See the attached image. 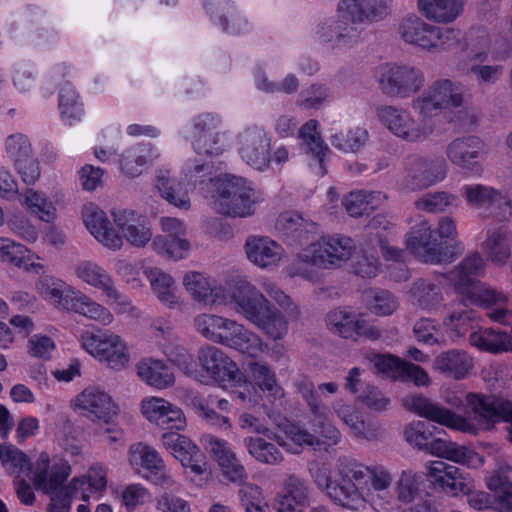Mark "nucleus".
<instances>
[{"instance_id":"obj_1","label":"nucleus","mask_w":512,"mask_h":512,"mask_svg":"<svg viewBox=\"0 0 512 512\" xmlns=\"http://www.w3.org/2000/svg\"><path fill=\"white\" fill-rule=\"evenodd\" d=\"M183 284L198 302L232 305L235 312L272 340H280L288 332V322L284 314L247 280H237L227 292L222 286L213 287L203 274L189 272L185 275Z\"/></svg>"},{"instance_id":"obj_2","label":"nucleus","mask_w":512,"mask_h":512,"mask_svg":"<svg viewBox=\"0 0 512 512\" xmlns=\"http://www.w3.org/2000/svg\"><path fill=\"white\" fill-rule=\"evenodd\" d=\"M465 102V87L460 82L440 78L412 100L411 108L419 118H415L407 109L392 105L379 106L376 114L381 124L395 137L417 143L433 134V118L444 111L462 108Z\"/></svg>"},{"instance_id":"obj_3","label":"nucleus","mask_w":512,"mask_h":512,"mask_svg":"<svg viewBox=\"0 0 512 512\" xmlns=\"http://www.w3.org/2000/svg\"><path fill=\"white\" fill-rule=\"evenodd\" d=\"M407 247L425 263L439 264L452 262L463 250V244H449L437 236L427 221L415 225L407 235Z\"/></svg>"},{"instance_id":"obj_4","label":"nucleus","mask_w":512,"mask_h":512,"mask_svg":"<svg viewBox=\"0 0 512 512\" xmlns=\"http://www.w3.org/2000/svg\"><path fill=\"white\" fill-rule=\"evenodd\" d=\"M375 78L382 94L391 98H409L425 84L424 72L412 65H381L376 69Z\"/></svg>"},{"instance_id":"obj_5","label":"nucleus","mask_w":512,"mask_h":512,"mask_svg":"<svg viewBox=\"0 0 512 512\" xmlns=\"http://www.w3.org/2000/svg\"><path fill=\"white\" fill-rule=\"evenodd\" d=\"M356 250L354 240L342 234L321 237L310 244L298 256L303 263L312 264L318 268L331 269L340 267L347 262Z\"/></svg>"},{"instance_id":"obj_6","label":"nucleus","mask_w":512,"mask_h":512,"mask_svg":"<svg viewBox=\"0 0 512 512\" xmlns=\"http://www.w3.org/2000/svg\"><path fill=\"white\" fill-rule=\"evenodd\" d=\"M216 186L215 205L219 213L233 217L253 214L255 192L244 178L225 175L217 179Z\"/></svg>"},{"instance_id":"obj_7","label":"nucleus","mask_w":512,"mask_h":512,"mask_svg":"<svg viewBox=\"0 0 512 512\" xmlns=\"http://www.w3.org/2000/svg\"><path fill=\"white\" fill-rule=\"evenodd\" d=\"M199 369L194 363L190 377L202 384L239 381L242 377L236 363L220 348L213 345L201 347L197 355Z\"/></svg>"},{"instance_id":"obj_8","label":"nucleus","mask_w":512,"mask_h":512,"mask_svg":"<svg viewBox=\"0 0 512 512\" xmlns=\"http://www.w3.org/2000/svg\"><path fill=\"white\" fill-rule=\"evenodd\" d=\"M469 412L480 429L491 431L506 422L507 439L512 443V402L494 394L467 393Z\"/></svg>"},{"instance_id":"obj_9","label":"nucleus","mask_w":512,"mask_h":512,"mask_svg":"<svg viewBox=\"0 0 512 512\" xmlns=\"http://www.w3.org/2000/svg\"><path fill=\"white\" fill-rule=\"evenodd\" d=\"M319 42L329 43L333 49L352 48L361 41L362 30L350 21V17L337 10V15L319 20L314 26Z\"/></svg>"},{"instance_id":"obj_10","label":"nucleus","mask_w":512,"mask_h":512,"mask_svg":"<svg viewBox=\"0 0 512 512\" xmlns=\"http://www.w3.org/2000/svg\"><path fill=\"white\" fill-rule=\"evenodd\" d=\"M189 139L199 155L221 154L225 147L221 118L208 112L195 116L192 119Z\"/></svg>"},{"instance_id":"obj_11","label":"nucleus","mask_w":512,"mask_h":512,"mask_svg":"<svg viewBox=\"0 0 512 512\" xmlns=\"http://www.w3.org/2000/svg\"><path fill=\"white\" fill-rule=\"evenodd\" d=\"M130 465L140 473V469L147 472L144 477L165 489L177 490L179 484L166 469L163 459L151 446L142 442L135 443L129 448Z\"/></svg>"},{"instance_id":"obj_12","label":"nucleus","mask_w":512,"mask_h":512,"mask_svg":"<svg viewBox=\"0 0 512 512\" xmlns=\"http://www.w3.org/2000/svg\"><path fill=\"white\" fill-rule=\"evenodd\" d=\"M81 342L89 354L114 370L124 368L129 362L125 342L114 333L104 332L95 335L86 332L81 336Z\"/></svg>"},{"instance_id":"obj_13","label":"nucleus","mask_w":512,"mask_h":512,"mask_svg":"<svg viewBox=\"0 0 512 512\" xmlns=\"http://www.w3.org/2000/svg\"><path fill=\"white\" fill-rule=\"evenodd\" d=\"M75 274L86 284L100 290L108 300H112L118 313L134 310L129 297L117 289L112 276L97 263L82 261L76 265Z\"/></svg>"},{"instance_id":"obj_14","label":"nucleus","mask_w":512,"mask_h":512,"mask_svg":"<svg viewBox=\"0 0 512 512\" xmlns=\"http://www.w3.org/2000/svg\"><path fill=\"white\" fill-rule=\"evenodd\" d=\"M240 158L250 167L265 171L271 163V138L259 126H250L237 136Z\"/></svg>"},{"instance_id":"obj_15","label":"nucleus","mask_w":512,"mask_h":512,"mask_svg":"<svg viewBox=\"0 0 512 512\" xmlns=\"http://www.w3.org/2000/svg\"><path fill=\"white\" fill-rule=\"evenodd\" d=\"M31 481L37 490L44 494H56L66 485L64 483L71 474L68 461L61 458L50 460L46 452H41L31 467Z\"/></svg>"},{"instance_id":"obj_16","label":"nucleus","mask_w":512,"mask_h":512,"mask_svg":"<svg viewBox=\"0 0 512 512\" xmlns=\"http://www.w3.org/2000/svg\"><path fill=\"white\" fill-rule=\"evenodd\" d=\"M214 343L235 349L250 357L258 356L267 348L258 334L236 320L223 316Z\"/></svg>"},{"instance_id":"obj_17","label":"nucleus","mask_w":512,"mask_h":512,"mask_svg":"<svg viewBox=\"0 0 512 512\" xmlns=\"http://www.w3.org/2000/svg\"><path fill=\"white\" fill-rule=\"evenodd\" d=\"M445 176L446 165L443 160L411 156L405 162L401 186L404 190L416 191L442 181Z\"/></svg>"},{"instance_id":"obj_18","label":"nucleus","mask_w":512,"mask_h":512,"mask_svg":"<svg viewBox=\"0 0 512 512\" xmlns=\"http://www.w3.org/2000/svg\"><path fill=\"white\" fill-rule=\"evenodd\" d=\"M404 406L421 417L462 432L477 433L476 426L466 418L456 415L438 403L420 395H408L403 399Z\"/></svg>"},{"instance_id":"obj_19","label":"nucleus","mask_w":512,"mask_h":512,"mask_svg":"<svg viewBox=\"0 0 512 512\" xmlns=\"http://www.w3.org/2000/svg\"><path fill=\"white\" fill-rule=\"evenodd\" d=\"M393 0H341L338 11L350 17L357 27L382 21L389 14Z\"/></svg>"},{"instance_id":"obj_20","label":"nucleus","mask_w":512,"mask_h":512,"mask_svg":"<svg viewBox=\"0 0 512 512\" xmlns=\"http://www.w3.org/2000/svg\"><path fill=\"white\" fill-rule=\"evenodd\" d=\"M298 391L306 401L311 414L317 426L320 429L322 437L328 440V443L337 444L340 441L341 434L339 430L329 422L331 415L330 409L321 401L319 394L314 390V385L308 380H301L297 384Z\"/></svg>"},{"instance_id":"obj_21","label":"nucleus","mask_w":512,"mask_h":512,"mask_svg":"<svg viewBox=\"0 0 512 512\" xmlns=\"http://www.w3.org/2000/svg\"><path fill=\"white\" fill-rule=\"evenodd\" d=\"M273 422L280 432H272L270 439L289 453L300 454L305 447H315L321 444L317 436L287 419L274 418Z\"/></svg>"},{"instance_id":"obj_22","label":"nucleus","mask_w":512,"mask_h":512,"mask_svg":"<svg viewBox=\"0 0 512 512\" xmlns=\"http://www.w3.org/2000/svg\"><path fill=\"white\" fill-rule=\"evenodd\" d=\"M82 218L89 232L105 247L114 251L122 247V237L111 226L105 212L97 205L93 203L84 205Z\"/></svg>"},{"instance_id":"obj_23","label":"nucleus","mask_w":512,"mask_h":512,"mask_svg":"<svg viewBox=\"0 0 512 512\" xmlns=\"http://www.w3.org/2000/svg\"><path fill=\"white\" fill-rule=\"evenodd\" d=\"M75 407L92 421L99 420L108 423L116 414V406L111 397L97 387H87L77 395Z\"/></svg>"},{"instance_id":"obj_24","label":"nucleus","mask_w":512,"mask_h":512,"mask_svg":"<svg viewBox=\"0 0 512 512\" xmlns=\"http://www.w3.org/2000/svg\"><path fill=\"white\" fill-rule=\"evenodd\" d=\"M204 6L211 20L224 32L237 35L247 30L248 21L232 0H205Z\"/></svg>"},{"instance_id":"obj_25","label":"nucleus","mask_w":512,"mask_h":512,"mask_svg":"<svg viewBox=\"0 0 512 512\" xmlns=\"http://www.w3.org/2000/svg\"><path fill=\"white\" fill-rule=\"evenodd\" d=\"M328 329L343 338L352 339L357 336H366L376 339L380 332L362 319L344 310H333L326 317Z\"/></svg>"},{"instance_id":"obj_26","label":"nucleus","mask_w":512,"mask_h":512,"mask_svg":"<svg viewBox=\"0 0 512 512\" xmlns=\"http://www.w3.org/2000/svg\"><path fill=\"white\" fill-rule=\"evenodd\" d=\"M482 250L490 262L505 265L512 254V230L504 224L488 228Z\"/></svg>"},{"instance_id":"obj_27","label":"nucleus","mask_w":512,"mask_h":512,"mask_svg":"<svg viewBox=\"0 0 512 512\" xmlns=\"http://www.w3.org/2000/svg\"><path fill=\"white\" fill-rule=\"evenodd\" d=\"M428 481L435 487H439L447 493L457 495L468 491L461 470L441 460L431 461L427 466Z\"/></svg>"},{"instance_id":"obj_28","label":"nucleus","mask_w":512,"mask_h":512,"mask_svg":"<svg viewBox=\"0 0 512 512\" xmlns=\"http://www.w3.org/2000/svg\"><path fill=\"white\" fill-rule=\"evenodd\" d=\"M114 222L125 239L135 247H144L152 238V230L146 220L132 210L113 212Z\"/></svg>"},{"instance_id":"obj_29","label":"nucleus","mask_w":512,"mask_h":512,"mask_svg":"<svg viewBox=\"0 0 512 512\" xmlns=\"http://www.w3.org/2000/svg\"><path fill=\"white\" fill-rule=\"evenodd\" d=\"M64 310L73 311L104 326L111 324L114 320V316L108 308L79 290H69L66 293Z\"/></svg>"},{"instance_id":"obj_30","label":"nucleus","mask_w":512,"mask_h":512,"mask_svg":"<svg viewBox=\"0 0 512 512\" xmlns=\"http://www.w3.org/2000/svg\"><path fill=\"white\" fill-rule=\"evenodd\" d=\"M332 408L355 437L367 441H376L382 436L380 426L375 422H365L354 407L337 401Z\"/></svg>"},{"instance_id":"obj_31","label":"nucleus","mask_w":512,"mask_h":512,"mask_svg":"<svg viewBox=\"0 0 512 512\" xmlns=\"http://www.w3.org/2000/svg\"><path fill=\"white\" fill-rule=\"evenodd\" d=\"M39 257L29 251L24 245L12 239L0 237V261L37 274L44 273L42 264L36 263Z\"/></svg>"},{"instance_id":"obj_32","label":"nucleus","mask_w":512,"mask_h":512,"mask_svg":"<svg viewBox=\"0 0 512 512\" xmlns=\"http://www.w3.org/2000/svg\"><path fill=\"white\" fill-rule=\"evenodd\" d=\"M485 271V262L481 255L473 253L466 256L451 272V280L456 293L460 296L468 293L478 282L477 278Z\"/></svg>"},{"instance_id":"obj_33","label":"nucleus","mask_w":512,"mask_h":512,"mask_svg":"<svg viewBox=\"0 0 512 512\" xmlns=\"http://www.w3.org/2000/svg\"><path fill=\"white\" fill-rule=\"evenodd\" d=\"M409 299L422 310L438 311L444 300L440 282L426 278L416 279L409 289Z\"/></svg>"},{"instance_id":"obj_34","label":"nucleus","mask_w":512,"mask_h":512,"mask_svg":"<svg viewBox=\"0 0 512 512\" xmlns=\"http://www.w3.org/2000/svg\"><path fill=\"white\" fill-rule=\"evenodd\" d=\"M433 29V24L427 23L415 14H410L401 20L398 32L405 43L429 51L432 46Z\"/></svg>"},{"instance_id":"obj_35","label":"nucleus","mask_w":512,"mask_h":512,"mask_svg":"<svg viewBox=\"0 0 512 512\" xmlns=\"http://www.w3.org/2000/svg\"><path fill=\"white\" fill-rule=\"evenodd\" d=\"M245 249L248 259L261 268L276 265L283 256V248L268 237L248 238Z\"/></svg>"},{"instance_id":"obj_36","label":"nucleus","mask_w":512,"mask_h":512,"mask_svg":"<svg viewBox=\"0 0 512 512\" xmlns=\"http://www.w3.org/2000/svg\"><path fill=\"white\" fill-rule=\"evenodd\" d=\"M461 194L467 203L474 208H490L507 206L512 210V202L502 192L483 184H468L461 188Z\"/></svg>"},{"instance_id":"obj_37","label":"nucleus","mask_w":512,"mask_h":512,"mask_svg":"<svg viewBox=\"0 0 512 512\" xmlns=\"http://www.w3.org/2000/svg\"><path fill=\"white\" fill-rule=\"evenodd\" d=\"M426 451L438 457L467 466H475L482 462L480 455L475 451L442 438L432 437Z\"/></svg>"},{"instance_id":"obj_38","label":"nucleus","mask_w":512,"mask_h":512,"mask_svg":"<svg viewBox=\"0 0 512 512\" xmlns=\"http://www.w3.org/2000/svg\"><path fill=\"white\" fill-rule=\"evenodd\" d=\"M434 369L457 380L464 379L473 367L472 359L462 350H449L434 359Z\"/></svg>"},{"instance_id":"obj_39","label":"nucleus","mask_w":512,"mask_h":512,"mask_svg":"<svg viewBox=\"0 0 512 512\" xmlns=\"http://www.w3.org/2000/svg\"><path fill=\"white\" fill-rule=\"evenodd\" d=\"M144 274L162 304L172 309L180 307L181 301L175 294V281L168 273L159 268H146Z\"/></svg>"},{"instance_id":"obj_40","label":"nucleus","mask_w":512,"mask_h":512,"mask_svg":"<svg viewBox=\"0 0 512 512\" xmlns=\"http://www.w3.org/2000/svg\"><path fill=\"white\" fill-rule=\"evenodd\" d=\"M423 15L437 23L453 22L463 10L462 0H418Z\"/></svg>"},{"instance_id":"obj_41","label":"nucleus","mask_w":512,"mask_h":512,"mask_svg":"<svg viewBox=\"0 0 512 512\" xmlns=\"http://www.w3.org/2000/svg\"><path fill=\"white\" fill-rule=\"evenodd\" d=\"M138 376L148 385L157 389H165L174 384V374L160 360L144 359L137 365Z\"/></svg>"},{"instance_id":"obj_42","label":"nucleus","mask_w":512,"mask_h":512,"mask_svg":"<svg viewBox=\"0 0 512 512\" xmlns=\"http://www.w3.org/2000/svg\"><path fill=\"white\" fill-rule=\"evenodd\" d=\"M480 148L481 141L477 137L457 138L448 144L446 155L453 164L469 168L473 160L479 157Z\"/></svg>"},{"instance_id":"obj_43","label":"nucleus","mask_w":512,"mask_h":512,"mask_svg":"<svg viewBox=\"0 0 512 512\" xmlns=\"http://www.w3.org/2000/svg\"><path fill=\"white\" fill-rule=\"evenodd\" d=\"M276 229L283 236L301 243L308 240V235L314 232L315 223L305 220L296 212L288 211L278 216Z\"/></svg>"},{"instance_id":"obj_44","label":"nucleus","mask_w":512,"mask_h":512,"mask_svg":"<svg viewBox=\"0 0 512 512\" xmlns=\"http://www.w3.org/2000/svg\"><path fill=\"white\" fill-rule=\"evenodd\" d=\"M471 345L492 353L512 351V336L492 328L481 329L470 334Z\"/></svg>"},{"instance_id":"obj_45","label":"nucleus","mask_w":512,"mask_h":512,"mask_svg":"<svg viewBox=\"0 0 512 512\" xmlns=\"http://www.w3.org/2000/svg\"><path fill=\"white\" fill-rule=\"evenodd\" d=\"M335 504L349 509V510H360L365 506V499L355 483L343 480L334 481L331 487L328 488L326 494Z\"/></svg>"},{"instance_id":"obj_46","label":"nucleus","mask_w":512,"mask_h":512,"mask_svg":"<svg viewBox=\"0 0 512 512\" xmlns=\"http://www.w3.org/2000/svg\"><path fill=\"white\" fill-rule=\"evenodd\" d=\"M156 188L169 204L188 210L191 206L188 183L177 182L168 175H159L156 180Z\"/></svg>"},{"instance_id":"obj_47","label":"nucleus","mask_w":512,"mask_h":512,"mask_svg":"<svg viewBox=\"0 0 512 512\" xmlns=\"http://www.w3.org/2000/svg\"><path fill=\"white\" fill-rule=\"evenodd\" d=\"M385 198L379 191H355L343 199V205L350 216L360 217L377 209Z\"/></svg>"},{"instance_id":"obj_48","label":"nucleus","mask_w":512,"mask_h":512,"mask_svg":"<svg viewBox=\"0 0 512 512\" xmlns=\"http://www.w3.org/2000/svg\"><path fill=\"white\" fill-rule=\"evenodd\" d=\"M59 110L62 120L68 125L80 121L84 107L79 93L70 82H65L59 91Z\"/></svg>"},{"instance_id":"obj_49","label":"nucleus","mask_w":512,"mask_h":512,"mask_svg":"<svg viewBox=\"0 0 512 512\" xmlns=\"http://www.w3.org/2000/svg\"><path fill=\"white\" fill-rule=\"evenodd\" d=\"M244 445L249 454L258 462L279 465L284 461L282 452L271 442L260 437H246Z\"/></svg>"},{"instance_id":"obj_50","label":"nucleus","mask_w":512,"mask_h":512,"mask_svg":"<svg viewBox=\"0 0 512 512\" xmlns=\"http://www.w3.org/2000/svg\"><path fill=\"white\" fill-rule=\"evenodd\" d=\"M464 34L453 27H440L434 25L432 33V46L429 52L444 50H463L466 48Z\"/></svg>"},{"instance_id":"obj_51","label":"nucleus","mask_w":512,"mask_h":512,"mask_svg":"<svg viewBox=\"0 0 512 512\" xmlns=\"http://www.w3.org/2000/svg\"><path fill=\"white\" fill-rule=\"evenodd\" d=\"M414 205L416 209L427 213H442L458 207L456 195L447 191L429 192L418 198Z\"/></svg>"},{"instance_id":"obj_52","label":"nucleus","mask_w":512,"mask_h":512,"mask_svg":"<svg viewBox=\"0 0 512 512\" xmlns=\"http://www.w3.org/2000/svg\"><path fill=\"white\" fill-rule=\"evenodd\" d=\"M460 298L464 306L473 304L489 307L506 301V296L502 292L482 282H477L468 293L460 295Z\"/></svg>"},{"instance_id":"obj_53","label":"nucleus","mask_w":512,"mask_h":512,"mask_svg":"<svg viewBox=\"0 0 512 512\" xmlns=\"http://www.w3.org/2000/svg\"><path fill=\"white\" fill-rule=\"evenodd\" d=\"M161 443L181 463H187L198 453V447L188 437L176 432H166Z\"/></svg>"},{"instance_id":"obj_54","label":"nucleus","mask_w":512,"mask_h":512,"mask_svg":"<svg viewBox=\"0 0 512 512\" xmlns=\"http://www.w3.org/2000/svg\"><path fill=\"white\" fill-rule=\"evenodd\" d=\"M73 479L82 480V485L77 487V495L81 493V499L88 501L90 495L96 494L97 499L107 486V472L101 465L92 466L87 475L74 477Z\"/></svg>"},{"instance_id":"obj_55","label":"nucleus","mask_w":512,"mask_h":512,"mask_svg":"<svg viewBox=\"0 0 512 512\" xmlns=\"http://www.w3.org/2000/svg\"><path fill=\"white\" fill-rule=\"evenodd\" d=\"M152 246L158 254L174 260L183 259L190 248L186 235L156 236Z\"/></svg>"},{"instance_id":"obj_56","label":"nucleus","mask_w":512,"mask_h":512,"mask_svg":"<svg viewBox=\"0 0 512 512\" xmlns=\"http://www.w3.org/2000/svg\"><path fill=\"white\" fill-rule=\"evenodd\" d=\"M486 486L495 493L501 508L512 511V482L503 470H495L487 476Z\"/></svg>"},{"instance_id":"obj_57","label":"nucleus","mask_w":512,"mask_h":512,"mask_svg":"<svg viewBox=\"0 0 512 512\" xmlns=\"http://www.w3.org/2000/svg\"><path fill=\"white\" fill-rule=\"evenodd\" d=\"M0 461L6 472L16 475L17 478L32 467L27 455L10 444L0 445Z\"/></svg>"},{"instance_id":"obj_58","label":"nucleus","mask_w":512,"mask_h":512,"mask_svg":"<svg viewBox=\"0 0 512 512\" xmlns=\"http://www.w3.org/2000/svg\"><path fill=\"white\" fill-rule=\"evenodd\" d=\"M249 371L260 389L274 399L283 396L281 387L277 384L274 372L266 364L258 361L250 362Z\"/></svg>"},{"instance_id":"obj_59","label":"nucleus","mask_w":512,"mask_h":512,"mask_svg":"<svg viewBox=\"0 0 512 512\" xmlns=\"http://www.w3.org/2000/svg\"><path fill=\"white\" fill-rule=\"evenodd\" d=\"M369 134L365 128L356 127L347 132L335 133L331 136V144L343 152H356L368 141Z\"/></svg>"},{"instance_id":"obj_60","label":"nucleus","mask_w":512,"mask_h":512,"mask_svg":"<svg viewBox=\"0 0 512 512\" xmlns=\"http://www.w3.org/2000/svg\"><path fill=\"white\" fill-rule=\"evenodd\" d=\"M149 151L145 146L137 145L125 151L121 159V169L129 177H137L148 162Z\"/></svg>"},{"instance_id":"obj_61","label":"nucleus","mask_w":512,"mask_h":512,"mask_svg":"<svg viewBox=\"0 0 512 512\" xmlns=\"http://www.w3.org/2000/svg\"><path fill=\"white\" fill-rule=\"evenodd\" d=\"M365 299L369 309L381 316L391 315L398 307L397 299L387 290L371 289L366 291Z\"/></svg>"},{"instance_id":"obj_62","label":"nucleus","mask_w":512,"mask_h":512,"mask_svg":"<svg viewBox=\"0 0 512 512\" xmlns=\"http://www.w3.org/2000/svg\"><path fill=\"white\" fill-rule=\"evenodd\" d=\"M151 499V492L141 483L128 484L120 491L121 504L129 512L146 505L151 502Z\"/></svg>"},{"instance_id":"obj_63","label":"nucleus","mask_w":512,"mask_h":512,"mask_svg":"<svg viewBox=\"0 0 512 512\" xmlns=\"http://www.w3.org/2000/svg\"><path fill=\"white\" fill-rule=\"evenodd\" d=\"M435 431H437V427L434 425L423 421H415L405 428L404 437L409 444L421 450H426Z\"/></svg>"},{"instance_id":"obj_64","label":"nucleus","mask_w":512,"mask_h":512,"mask_svg":"<svg viewBox=\"0 0 512 512\" xmlns=\"http://www.w3.org/2000/svg\"><path fill=\"white\" fill-rule=\"evenodd\" d=\"M184 180L193 187L213 180V165L211 162H201L189 159L183 167Z\"/></svg>"}]
</instances>
